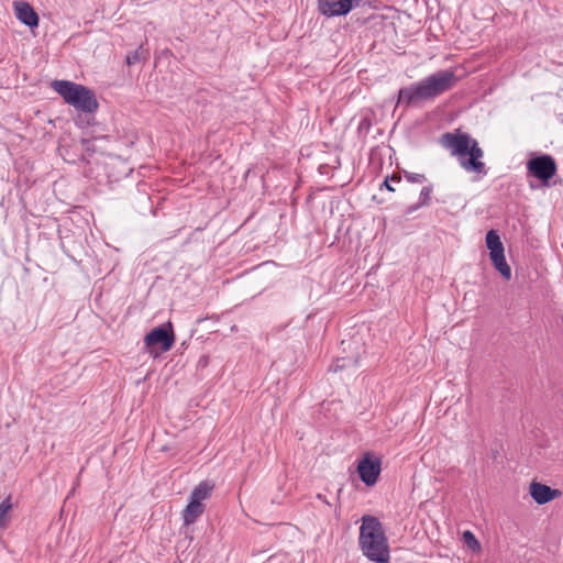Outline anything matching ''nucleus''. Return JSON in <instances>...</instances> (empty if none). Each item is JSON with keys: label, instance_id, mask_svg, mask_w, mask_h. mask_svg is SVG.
I'll list each match as a JSON object with an SVG mask.
<instances>
[{"label": "nucleus", "instance_id": "nucleus-11", "mask_svg": "<svg viewBox=\"0 0 563 563\" xmlns=\"http://www.w3.org/2000/svg\"><path fill=\"white\" fill-rule=\"evenodd\" d=\"M15 18L29 27L38 25V15L34 9L25 1H15L13 3Z\"/></svg>", "mask_w": 563, "mask_h": 563}, {"label": "nucleus", "instance_id": "nucleus-7", "mask_svg": "<svg viewBox=\"0 0 563 563\" xmlns=\"http://www.w3.org/2000/svg\"><path fill=\"white\" fill-rule=\"evenodd\" d=\"M360 0H318L317 8L320 14L327 18L346 15Z\"/></svg>", "mask_w": 563, "mask_h": 563}, {"label": "nucleus", "instance_id": "nucleus-19", "mask_svg": "<svg viewBox=\"0 0 563 563\" xmlns=\"http://www.w3.org/2000/svg\"><path fill=\"white\" fill-rule=\"evenodd\" d=\"M351 363H356V361H352L351 358L342 357L338 358L333 365H331L330 371L338 372L346 368Z\"/></svg>", "mask_w": 563, "mask_h": 563}, {"label": "nucleus", "instance_id": "nucleus-3", "mask_svg": "<svg viewBox=\"0 0 563 563\" xmlns=\"http://www.w3.org/2000/svg\"><path fill=\"white\" fill-rule=\"evenodd\" d=\"M360 547L363 554L375 563H389V547L380 521L373 516H364L360 527Z\"/></svg>", "mask_w": 563, "mask_h": 563}, {"label": "nucleus", "instance_id": "nucleus-8", "mask_svg": "<svg viewBox=\"0 0 563 563\" xmlns=\"http://www.w3.org/2000/svg\"><path fill=\"white\" fill-rule=\"evenodd\" d=\"M174 342L175 336L170 323H168V327H157L153 329L145 336V344L147 346H159L163 352L169 351Z\"/></svg>", "mask_w": 563, "mask_h": 563}, {"label": "nucleus", "instance_id": "nucleus-4", "mask_svg": "<svg viewBox=\"0 0 563 563\" xmlns=\"http://www.w3.org/2000/svg\"><path fill=\"white\" fill-rule=\"evenodd\" d=\"M52 88L79 112L91 114L99 108L95 92L84 85L69 80H54Z\"/></svg>", "mask_w": 563, "mask_h": 563}, {"label": "nucleus", "instance_id": "nucleus-10", "mask_svg": "<svg viewBox=\"0 0 563 563\" xmlns=\"http://www.w3.org/2000/svg\"><path fill=\"white\" fill-rule=\"evenodd\" d=\"M529 494L537 504L544 505L552 499L560 497L561 490L553 489L550 486L538 482H532L529 486Z\"/></svg>", "mask_w": 563, "mask_h": 563}, {"label": "nucleus", "instance_id": "nucleus-20", "mask_svg": "<svg viewBox=\"0 0 563 563\" xmlns=\"http://www.w3.org/2000/svg\"><path fill=\"white\" fill-rule=\"evenodd\" d=\"M401 177L397 175H393L390 177H386L384 183L382 184V187H385L389 191H395V188L391 186V184H398L400 183Z\"/></svg>", "mask_w": 563, "mask_h": 563}, {"label": "nucleus", "instance_id": "nucleus-5", "mask_svg": "<svg viewBox=\"0 0 563 563\" xmlns=\"http://www.w3.org/2000/svg\"><path fill=\"white\" fill-rule=\"evenodd\" d=\"M212 485L207 482L200 483L190 494L189 503L183 511L184 523L189 526L197 521V519L203 514L206 500L212 490Z\"/></svg>", "mask_w": 563, "mask_h": 563}, {"label": "nucleus", "instance_id": "nucleus-12", "mask_svg": "<svg viewBox=\"0 0 563 563\" xmlns=\"http://www.w3.org/2000/svg\"><path fill=\"white\" fill-rule=\"evenodd\" d=\"M486 246L489 250V257L505 252L500 236L495 230H489L486 234Z\"/></svg>", "mask_w": 563, "mask_h": 563}, {"label": "nucleus", "instance_id": "nucleus-13", "mask_svg": "<svg viewBox=\"0 0 563 563\" xmlns=\"http://www.w3.org/2000/svg\"><path fill=\"white\" fill-rule=\"evenodd\" d=\"M490 261L494 267L506 280H509L511 278V268L506 262L505 252L501 254L490 256Z\"/></svg>", "mask_w": 563, "mask_h": 563}, {"label": "nucleus", "instance_id": "nucleus-6", "mask_svg": "<svg viewBox=\"0 0 563 563\" xmlns=\"http://www.w3.org/2000/svg\"><path fill=\"white\" fill-rule=\"evenodd\" d=\"M556 169L555 161L547 154L532 156L527 162L528 175L537 178L543 185L549 184L550 179L555 175Z\"/></svg>", "mask_w": 563, "mask_h": 563}, {"label": "nucleus", "instance_id": "nucleus-14", "mask_svg": "<svg viewBox=\"0 0 563 563\" xmlns=\"http://www.w3.org/2000/svg\"><path fill=\"white\" fill-rule=\"evenodd\" d=\"M12 501L11 497H7L0 503V527L3 528L7 526L9 520V512L12 510Z\"/></svg>", "mask_w": 563, "mask_h": 563}, {"label": "nucleus", "instance_id": "nucleus-9", "mask_svg": "<svg viewBox=\"0 0 563 563\" xmlns=\"http://www.w3.org/2000/svg\"><path fill=\"white\" fill-rule=\"evenodd\" d=\"M357 473L360 475L361 481L367 486H373L379 476L380 473V463L379 461L372 460L369 457H364L360 461L357 466Z\"/></svg>", "mask_w": 563, "mask_h": 563}, {"label": "nucleus", "instance_id": "nucleus-1", "mask_svg": "<svg viewBox=\"0 0 563 563\" xmlns=\"http://www.w3.org/2000/svg\"><path fill=\"white\" fill-rule=\"evenodd\" d=\"M457 81L452 70L435 71L426 78L399 89L398 103L417 106L420 102L433 100L452 89Z\"/></svg>", "mask_w": 563, "mask_h": 563}, {"label": "nucleus", "instance_id": "nucleus-21", "mask_svg": "<svg viewBox=\"0 0 563 563\" xmlns=\"http://www.w3.org/2000/svg\"><path fill=\"white\" fill-rule=\"evenodd\" d=\"M422 206H420V202L416 203V205H412L410 207H408L405 211L406 214H411L413 213L415 211H417L419 208H421Z\"/></svg>", "mask_w": 563, "mask_h": 563}, {"label": "nucleus", "instance_id": "nucleus-17", "mask_svg": "<svg viewBox=\"0 0 563 563\" xmlns=\"http://www.w3.org/2000/svg\"><path fill=\"white\" fill-rule=\"evenodd\" d=\"M433 192V185H427L422 187L420 195H419V201L420 206L428 207L431 202V195Z\"/></svg>", "mask_w": 563, "mask_h": 563}, {"label": "nucleus", "instance_id": "nucleus-16", "mask_svg": "<svg viewBox=\"0 0 563 563\" xmlns=\"http://www.w3.org/2000/svg\"><path fill=\"white\" fill-rule=\"evenodd\" d=\"M462 540H463L464 544L472 551H474V552L481 551V543L476 539L475 534L472 531H470V530L464 531L462 534Z\"/></svg>", "mask_w": 563, "mask_h": 563}, {"label": "nucleus", "instance_id": "nucleus-18", "mask_svg": "<svg viewBox=\"0 0 563 563\" xmlns=\"http://www.w3.org/2000/svg\"><path fill=\"white\" fill-rule=\"evenodd\" d=\"M404 176L407 179V181L411 184H423L427 181V177L424 174L405 172Z\"/></svg>", "mask_w": 563, "mask_h": 563}, {"label": "nucleus", "instance_id": "nucleus-15", "mask_svg": "<svg viewBox=\"0 0 563 563\" xmlns=\"http://www.w3.org/2000/svg\"><path fill=\"white\" fill-rule=\"evenodd\" d=\"M146 58H147V52L142 46H140L139 48H136L133 52H130L126 55V64L129 66H132L142 60H145Z\"/></svg>", "mask_w": 563, "mask_h": 563}, {"label": "nucleus", "instance_id": "nucleus-2", "mask_svg": "<svg viewBox=\"0 0 563 563\" xmlns=\"http://www.w3.org/2000/svg\"><path fill=\"white\" fill-rule=\"evenodd\" d=\"M440 144L457 158L465 172L486 174L485 164L482 161L484 152L470 134L460 130L446 132L441 136Z\"/></svg>", "mask_w": 563, "mask_h": 563}]
</instances>
